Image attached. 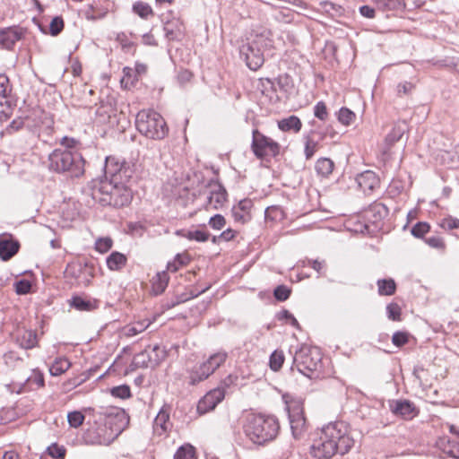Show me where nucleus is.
Wrapping results in <instances>:
<instances>
[{
  "label": "nucleus",
  "mask_w": 459,
  "mask_h": 459,
  "mask_svg": "<svg viewBox=\"0 0 459 459\" xmlns=\"http://www.w3.org/2000/svg\"><path fill=\"white\" fill-rule=\"evenodd\" d=\"M27 33V29L13 25L0 29V48L13 49L16 42L22 40Z\"/></svg>",
  "instance_id": "11"
},
{
  "label": "nucleus",
  "mask_w": 459,
  "mask_h": 459,
  "mask_svg": "<svg viewBox=\"0 0 459 459\" xmlns=\"http://www.w3.org/2000/svg\"><path fill=\"white\" fill-rule=\"evenodd\" d=\"M117 126H119V130L122 134H124L127 128H131V119L124 111H121L119 114Z\"/></svg>",
  "instance_id": "61"
},
{
  "label": "nucleus",
  "mask_w": 459,
  "mask_h": 459,
  "mask_svg": "<svg viewBox=\"0 0 459 459\" xmlns=\"http://www.w3.org/2000/svg\"><path fill=\"white\" fill-rule=\"evenodd\" d=\"M209 225L212 229L220 230L226 225V219L221 214H215L210 218Z\"/></svg>",
  "instance_id": "60"
},
{
  "label": "nucleus",
  "mask_w": 459,
  "mask_h": 459,
  "mask_svg": "<svg viewBox=\"0 0 459 459\" xmlns=\"http://www.w3.org/2000/svg\"><path fill=\"white\" fill-rule=\"evenodd\" d=\"M150 325V322L148 320H143L141 322H135L130 324L125 327H123L119 331L120 337H132L137 333L143 332Z\"/></svg>",
  "instance_id": "25"
},
{
  "label": "nucleus",
  "mask_w": 459,
  "mask_h": 459,
  "mask_svg": "<svg viewBox=\"0 0 459 459\" xmlns=\"http://www.w3.org/2000/svg\"><path fill=\"white\" fill-rule=\"evenodd\" d=\"M413 339L412 335L406 331H397L392 336V342L394 346L402 348Z\"/></svg>",
  "instance_id": "37"
},
{
  "label": "nucleus",
  "mask_w": 459,
  "mask_h": 459,
  "mask_svg": "<svg viewBox=\"0 0 459 459\" xmlns=\"http://www.w3.org/2000/svg\"><path fill=\"white\" fill-rule=\"evenodd\" d=\"M59 143L62 146L65 147V150H70V151H72L73 149H75L80 144L79 140L73 138V137H68V136L62 137Z\"/></svg>",
  "instance_id": "62"
},
{
  "label": "nucleus",
  "mask_w": 459,
  "mask_h": 459,
  "mask_svg": "<svg viewBox=\"0 0 459 459\" xmlns=\"http://www.w3.org/2000/svg\"><path fill=\"white\" fill-rule=\"evenodd\" d=\"M387 317L395 322L402 321V307L396 302H391L386 306Z\"/></svg>",
  "instance_id": "48"
},
{
  "label": "nucleus",
  "mask_w": 459,
  "mask_h": 459,
  "mask_svg": "<svg viewBox=\"0 0 459 459\" xmlns=\"http://www.w3.org/2000/svg\"><path fill=\"white\" fill-rule=\"evenodd\" d=\"M124 75L120 80V85L123 89H130L132 86H134V82H136V74L134 72L132 68L126 67L123 71Z\"/></svg>",
  "instance_id": "41"
},
{
  "label": "nucleus",
  "mask_w": 459,
  "mask_h": 459,
  "mask_svg": "<svg viewBox=\"0 0 459 459\" xmlns=\"http://www.w3.org/2000/svg\"><path fill=\"white\" fill-rule=\"evenodd\" d=\"M314 115L321 121H325L328 118V109L324 101H318L314 107Z\"/></svg>",
  "instance_id": "56"
},
{
  "label": "nucleus",
  "mask_w": 459,
  "mask_h": 459,
  "mask_svg": "<svg viewBox=\"0 0 459 459\" xmlns=\"http://www.w3.org/2000/svg\"><path fill=\"white\" fill-rule=\"evenodd\" d=\"M377 3L384 10H402L404 7L402 0H377Z\"/></svg>",
  "instance_id": "52"
},
{
  "label": "nucleus",
  "mask_w": 459,
  "mask_h": 459,
  "mask_svg": "<svg viewBox=\"0 0 459 459\" xmlns=\"http://www.w3.org/2000/svg\"><path fill=\"white\" fill-rule=\"evenodd\" d=\"M225 397V391L221 387H217L208 392L197 404V411L199 414H205L212 411L218 403Z\"/></svg>",
  "instance_id": "13"
},
{
  "label": "nucleus",
  "mask_w": 459,
  "mask_h": 459,
  "mask_svg": "<svg viewBox=\"0 0 459 459\" xmlns=\"http://www.w3.org/2000/svg\"><path fill=\"white\" fill-rule=\"evenodd\" d=\"M85 416L78 411H74L68 413L67 420L72 428L80 427L84 421Z\"/></svg>",
  "instance_id": "54"
},
{
  "label": "nucleus",
  "mask_w": 459,
  "mask_h": 459,
  "mask_svg": "<svg viewBox=\"0 0 459 459\" xmlns=\"http://www.w3.org/2000/svg\"><path fill=\"white\" fill-rule=\"evenodd\" d=\"M336 454L323 429H318L312 438L309 455L312 459H332Z\"/></svg>",
  "instance_id": "9"
},
{
  "label": "nucleus",
  "mask_w": 459,
  "mask_h": 459,
  "mask_svg": "<svg viewBox=\"0 0 459 459\" xmlns=\"http://www.w3.org/2000/svg\"><path fill=\"white\" fill-rule=\"evenodd\" d=\"M174 459H197L196 449L188 443L184 444L176 451Z\"/></svg>",
  "instance_id": "33"
},
{
  "label": "nucleus",
  "mask_w": 459,
  "mask_h": 459,
  "mask_svg": "<svg viewBox=\"0 0 459 459\" xmlns=\"http://www.w3.org/2000/svg\"><path fill=\"white\" fill-rule=\"evenodd\" d=\"M291 290L285 285H279L273 291L274 298L279 301H285L290 296Z\"/></svg>",
  "instance_id": "57"
},
{
  "label": "nucleus",
  "mask_w": 459,
  "mask_h": 459,
  "mask_svg": "<svg viewBox=\"0 0 459 459\" xmlns=\"http://www.w3.org/2000/svg\"><path fill=\"white\" fill-rule=\"evenodd\" d=\"M288 411L292 436L296 439H300L306 435L308 429L303 405L297 401L290 402L288 403Z\"/></svg>",
  "instance_id": "10"
},
{
  "label": "nucleus",
  "mask_w": 459,
  "mask_h": 459,
  "mask_svg": "<svg viewBox=\"0 0 459 459\" xmlns=\"http://www.w3.org/2000/svg\"><path fill=\"white\" fill-rule=\"evenodd\" d=\"M385 208L384 205L378 204L371 206L367 212H366V217L370 221L371 217H374V220H372L373 223H377V221L381 219V212H385Z\"/></svg>",
  "instance_id": "53"
},
{
  "label": "nucleus",
  "mask_w": 459,
  "mask_h": 459,
  "mask_svg": "<svg viewBox=\"0 0 459 459\" xmlns=\"http://www.w3.org/2000/svg\"><path fill=\"white\" fill-rule=\"evenodd\" d=\"M113 245V240L111 238H100L95 242V249L100 253L108 252Z\"/></svg>",
  "instance_id": "55"
},
{
  "label": "nucleus",
  "mask_w": 459,
  "mask_h": 459,
  "mask_svg": "<svg viewBox=\"0 0 459 459\" xmlns=\"http://www.w3.org/2000/svg\"><path fill=\"white\" fill-rule=\"evenodd\" d=\"M169 277L165 271L157 273L151 279L152 292L155 295L161 294L168 286Z\"/></svg>",
  "instance_id": "23"
},
{
  "label": "nucleus",
  "mask_w": 459,
  "mask_h": 459,
  "mask_svg": "<svg viewBox=\"0 0 459 459\" xmlns=\"http://www.w3.org/2000/svg\"><path fill=\"white\" fill-rule=\"evenodd\" d=\"M17 342L23 349H32L38 345V334L34 330L23 329L17 335Z\"/></svg>",
  "instance_id": "21"
},
{
  "label": "nucleus",
  "mask_w": 459,
  "mask_h": 459,
  "mask_svg": "<svg viewBox=\"0 0 459 459\" xmlns=\"http://www.w3.org/2000/svg\"><path fill=\"white\" fill-rule=\"evenodd\" d=\"M69 305L78 311L91 312L99 307L100 302L86 295H74L69 300Z\"/></svg>",
  "instance_id": "19"
},
{
  "label": "nucleus",
  "mask_w": 459,
  "mask_h": 459,
  "mask_svg": "<svg viewBox=\"0 0 459 459\" xmlns=\"http://www.w3.org/2000/svg\"><path fill=\"white\" fill-rule=\"evenodd\" d=\"M337 117L338 121L346 126L351 125L356 119L355 113L349 109L348 108H342L339 110Z\"/></svg>",
  "instance_id": "47"
},
{
  "label": "nucleus",
  "mask_w": 459,
  "mask_h": 459,
  "mask_svg": "<svg viewBox=\"0 0 459 459\" xmlns=\"http://www.w3.org/2000/svg\"><path fill=\"white\" fill-rule=\"evenodd\" d=\"M248 42L240 48V53L249 69L257 71L264 63V51L273 48L271 30L259 26L252 30Z\"/></svg>",
  "instance_id": "1"
},
{
  "label": "nucleus",
  "mask_w": 459,
  "mask_h": 459,
  "mask_svg": "<svg viewBox=\"0 0 459 459\" xmlns=\"http://www.w3.org/2000/svg\"><path fill=\"white\" fill-rule=\"evenodd\" d=\"M285 360L284 352L281 350H275L270 356L269 367L273 371H279Z\"/></svg>",
  "instance_id": "36"
},
{
  "label": "nucleus",
  "mask_w": 459,
  "mask_h": 459,
  "mask_svg": "<svg viewBox=\"0 0 459 459\" xmlns=\"http://www.w3.org/2000/svg\"><path fill=\"white\" fill-rule=\"evenodd\" d=\"M253 201L246 198L238 202L232 208V216L237 222L242 224L248 222L252 219Z\"/></svg>",
  "instance_id": "17"
},
{
  "label": "nucleus",
  "mask_w": 459,
  "mask_h": 459,
  "mask_svg": "<svg viewBox=\"0 0 459 459\" xmlns=\"http://www.w3.org/2000/svg\"><path fill=\"white\" fill-rule=\"evenodd\" d=\"M228 201L226 189L219 183L213 182L209 185V195L205 204V210L221 209Z\"/></svg>",
  "instance_id": "12"
},
{
  "label": "nucleus",
  "mask_w": 459,
  "mask_h": 459,
  "mask_svg": "<svg viewBox=\"0 0 459 459\" xmlns=\"http://www.w3.org/2000/svg\"><path fill=\"white\" fill-rule=\"evenodd\" d=\"M228 359V354L225 351H218L211 355L206 360L210 364L212 370L215 372L221 365L225 363Z\"/></svg>",
  "instance_id": "42"
},
{
  "label": "nucleus",
  "mask_w": 459,
  "mask_h": 459,
  "mask_svg": "<svg viewBox=\"0 0 459 459\" xmlns=\"http://www.w3.org/2000/svg\"><path fill=\"white\" fill-rule=\"evenodd\" d=\"M14 289L19 295L28 294L30 291L31 283L26 279H22L14 283Z\"/></svg>",
  "instance_id": "59"
},
{
  "label": "nucleus",
  "mask_w": 459,
  "mask_h": 459,
  "mask_svg": "<svg viewBox=\"0 0 459 459\" xmlns=\"http://www.w3.org/2000/svg\"><path fill=\"white\" fill-rule=\"evenodd\" d=\"M130 424V417L124 409H117V430L118 434L126 430Z\"/></svg>",
  "instance_id": "40"
},
{
  "label": "nucleus",
  "mask_w": 459,
  "mask_h": 459,
  "mask_svg": "<svg viewBox=\"0 0 459 459\" xmlns=\"http://www.w3.org/2000/svg\"><path fill=\"white\" fill-rule=\"evenodd\" d=\"M404 133V127L399 124H395L392 131L387 134L385 140L393 144L398 142Z\"/></svg>",
  "instance_id": "51"
},
{
  "label": "nucleus",
  "mask_w": 459,
  "mask_h": 459,
  "mask_svg": "<svg viewBox=\"0 0 459 459\" xmlns=\"http://www.w3.org/2000/svg\"><path fill=\"white\" fill-rule=\"evenodd\" d=\"M377 292L380 296H392L396 291V283L394 279H379L377 281Z\"/></svg>",
  "instance_id": "28"
},
{
  "label": "nucleus",
  "mask_w": 459,
  "mask_h": 459,
  "mask_svg": "<svg viewBox=\"0 0 459 459\" xmlns=\"http://www.w3.org/2000/svg\"><path fill=\"white\" fill-rule=\"evenodd\" d=\"M437 446L446 455L452 456V457H459V453L458 454L452 453V450L454 451V449H455V447H456V439H451L448 437H441L437 441Z\"/></svg>",
  "instance_id": "32"
},
{
  "label": "nucleus",
  "mask_w": 459,
  "mask_h": 459,
  "mask_svg": "<svg viewBox=\"0 0 459 459\" xmlns=\"http://www.w3.org/2000/svg\"><path fill=\"white\" fill-rule=\"evenodd\" d=\"M71 367V362L65 357L56 358L49 368V372L54 377H58L66 372Z\"/></svg>",
  "instance_id": "29"
},
{
  "label": "nucleus",
  "mask_w": 459,
  "mask_h": 459,
  "mask_svg": "<svg viewBox=\"0 0 459 459\" xmlns=\"http://www.w3.org/2000/svg\"><path fill=\"white\" fill-rule=\"evenodd\" d=\"M135 39L136 37L133 34L126 35V33L122 32L117 35V41H118L122 50L126 53H134L136 47Z\"/></svg>",
  "instance_id": "27"
},
{
  "label": "nucleus",
  "mask_w": 459,
  "mask_h": 459,
  "mask_svg": "<svg viewBox=\"0 0 459 459\" xmlns=\"http://www.w3.org/2000/svg\"><path fill=\"white\" fill-rule=\"evenodd\" d=\"M13 87L9 77L5 74H0V97L13 96Z\"/></svg>",
  "instance_id": "49"
},
{
  "label": "nucleus",
  "mask_w": 459,
  "mask_h": 459,
  "mask_svg": "<svg viewBox=\"0 0 459 459\" xmlns=\"http://www.w3.org/2000/svg\"><path fill=\"white\" fill-rule=\"evenodd\" d=\"M281 144L258 129L252 131L251 150L256 159L270 161L281 153Z\"/></svg>",
  "instance_id": "7"
},
{
  "label": "nucleus",
  "mask_w": 459,
  "mask_h": 459,
  "mask_svg": "<svg viewBox=\"0 0 459 459\" xmlns=\"http://www.w3.org/2000/svg\"><path fill=\"white\" fill-rule=\"evenodd\" d=\"M424 242L431 248H434L441 253L446 249L445 239L439 236H431L424 239Z\"/></svg>",
  "instance_id": "44"
},
{
  "label": "nucleus",
  "mask_w": 459,
  "mask_h": 459,
  "mask_svg": "<svg viewBox=\"0 0 459 459\" xmlns=\"http://www.w3.org/2000/svg\"><path fill=\"white\" fill-rule=\"evenodd\" d=\"M209 377L206 375V373L203 370L202 367L199 365L197 367H195L190 372H189V384L192 385H197L202 381H204Z\"/></svg>",
  "instance_id": "45"
},
{
  "label": "nucleus",
  "mask_w": 459,
  "mask_h": 459,
  "mask_svg": "<svg viewBox=\"0 0 459 459\" xmlns=\"http://www.w3.org/2000/svg\"><path fill=\"white\" fill-rule=\"evenodd\" d=\"M322 429L336 454L343 455L353 447L355 442L350 426L346 422L342 420L330 422Z\"/></svg>",
  "instance_id": "6"
},
{
  "label": "nucleus",
  "mask_w": 459,
  "mask_h": 459,
  "mask_svg": "<svg viewBox=\"0 0 459 459\" xmlns=\"http://www.w3.org/2000/svg\"><path fill=\"white\" fill-rule=\"evenodd\" d=\"M205 290H207V288H204V289H202V290H194L191 288V289L186 290V291L182 292L178 288L176 290V299H177V301L173 305L184 303V302H186V301H187V300H189V299H191L193 298H195L198 295H200L201 293L204 292Z\"/></svg>",
  "instance_id": "35"
},
{
  "label": "nucleus",
  "mask_w": 459,
  "mask_h": 459,
  "mask_svg": "<svg viewBox=\"0 0 459 459\" xmlns=\"http://www.w3.org/2000/svg\"><path fill=\"white\" fill-rule=\"evenodd\" d=\"M192 261V256L187 251L178 254L174 259L168 263L167 270L170 273H176L183 267L187 266Z\"/></svg>",
  "instance_id": "22"
},
{
  "label": "nucleus",
  "mask_w": 459,
  "mask_h": 459,
  "mask_svg": "<svg viewBox=\"0 0 459 459\" xmlns=\"http://www.w3.org/2000/svg\"><path fill=\"white\" fill-rule=\"evenodd\" d=\"M164 31L169 40H179L184 37L186 28L180 18L172 17L164 23Z\"/></svg>",
  "instance_id": "18"
},
{
  "label": "nucleus",
  "mask_w": 459,
  "mask_h": 459,
  "mask_svg": "<svg viewBox=\"0 0 459 459\" xmlns=\"http://www.w3.org/2000/svg\"><path fill=\"white\" fill-rule=\"evenodd\" d=\"M114 158L108 156L106 158L105 173L94 185L92 189V197L102 205H110L113 200L115 191V183L113 182L115 172L109 168L112 165Z\"/></svg>",
  "instance_id": "8"
},
{
  "label": "nucleus",
  "mask_w": 459,
  "mask_h": 459,
  "mask_svg": "<svg viewBox=\"0 0 459 459\" xmlns=\"http://www.w3.org/2000/svg\"><path fill=\"white\" fill-rule=\"evenodd\" d=\"M414 89V84L410 82H401L397 85V94L399 97L410 94Z\"/></svg>",
  "instance_id": "63"
},
{
  "label": "nucleus",
  "mask_w": 459,
  "mask_h": 459,
  "mask_svg": "<svg viewBox=\"0 0 459 459\" xmlns=\"http://www.w3.org/2000/svg\"><path fill=\"white\" fill-rule=\"evenodd\" d=\"M277 83L279 87L285 91H289L294 88L293 79L289 74H280L277 77Z\"/></svg>",
  "instance_id": "50"
},
{
  "label": "nucleus",
  "mask_w": 459,
  "mask_h": 459,
  "mask_svg": "<svg viewBox=\"0 0 459 459\" xmlns=\"http://www.w3.org/2000/svg\"><path fill=\"white\" fill-rule=\"evenodd\" d=\"M298 370L309 378L325 377L323 354L317 347L301 348L294 357Z\"/></svg>",
  "instance_id": "5"
},
{
  "label": "nucleus",
  "mask_w": 459,
  "mask_h": 459,
  "mask_svg": "<svg viewBox=\"0 0 459 459\" xmlns=\"http://www.w3.org/2000/svg\"><path fill=\"white\" fill-rule=\"evenodd\" d=\"M135 127L143 136L152 140H161L169 133L163 117L153 109H142L135 117Z\"/></svg>",
  "instance_id": "4"
},
{
  "label": "nucleus",
  "mask_w": 459,
  "mask_h": 459,
  "mask_svg": "<svg viewBox=\"0 0 459 459\" xmlns=\"http://www.w3.org/2000/svg\"><path fill=\"white\" fill-rule=\"evenodd\" d=\"M392 412L404 420H411L419 413L413 403L408 400H397L390 404Z\"/></svg>",
  "instance_id": "16"
},
{
  "label": "nucleus",
  "mask_w": 459,
  "mask_h": 459,
  "mask_svg": "<svg viewBox=\"0 0 459 459\" xmlns=\"http://www.w3.org/2000/svg\"><path fill=\"white\" fill-rule=\"evenodd\" d=\"M16 107V100L14 96L0 97V122L9 120Z\"/></svg>",
  "instance_id": "20"
},
{
  "label": "nucleus",
  "mask_w": 459,
  "mask_h": 459,
  "mask_svg": "<svg viewBox=\"0 0 459 459\" xmlns=\"http://www.w3.org/2000/svg\"><path fill=\"white\" fill-rule=\"evenodd\" d=\"M133 11L143 19H148L154 15L151 5L143 2H136L134 4Z\"/></svg>",
  "instance_id": "39"
},
{
  "label": "nucleus",
  "mask_w": 459,
  "mask_h": 459,
  "mask_svg": "<svg viewBox=\"0 0 459 459\" xmlns=\"http://www.w3.org/2000/svg\"><path fill=\"white\" fill-rule=\"evenodd\" d=\"M304 145V153L307 160H310L321 147L319 139H316L314 132H311L305 136Z\"/></svg>",
  "instance_id": "24"
},
{
  "label": "nucleus",
  "mask_w": 459,
  "mask_h": 459,
  "mask_svg": "<svg viewBox=\"0 0 459 459\" xmlns=\"http://www.w3.org/2000/svg\"><path fill=\"white\" fill-rule=\"evenodd\" d=\"M117 194H118V197H117V206H126L133 199L132 191L127 187L120 188L117 186Z\"/></svg>",
  "instance_id": "38"
},
{
  "label": "nucleus",
  "mask_w": 459,
  "mask_h": 459,
  "mask_svg": "<svg viewBox=\"0 0 459 459\" xmlns=\"http://www.w3.org/2000/svg\"><path fill=\"white\" fill-rule=\"evenodd\" d=\"M20 242L12 234H0V259L8 261L20 250Z\"/></svg>",
  "instance_id": "14"
},
{
  "label": "nucleus",
  "mask_w": 459,
  "mask_h": 459,
  "mask_svg": "<svg viewBox=\"0 0 459 459\" xmlns=\"http://www.w3.org/2000/svg\"><path fill=\"white\" fill-rule=\"evenodd\" d=\"M449 432L451 434V437H449L451 439H456V447L452 450V453L458 454L459 453V429L455 425L449 426Z\"/></svg>",
  "instance_id": "64"
},
{
  "label": "nucleus",
  "mask_w": 459,
  "mask_h": 459,
  "mask_svg": "<svg viewBox=\"0 0 459 459\" xmlns=\"http://www.w3.org/2000/svg\"><path fill=\"white\" fill-rule=\"evenodd\" d=\"M48 160V169L55 173L80 178L85 171V160L79 152L56 148L49 153Z\"/></svg>",
  "instance_id": "3"
},
{
  "label": "nucleus",
  "mask_w": 459,
  "mask_h": 459,
  "mask_svg": "<svg viewBox=\"0 0 459 459\" xmlns=\"http://www.w3.org/2000/svg\"><path fill=\"white\" fill-rule=\"evenodd\" d=\"M356 181L365 195H371L380 186L378 176L371 170H366L358 175Z\"/></svg>",
  "instance_id": "15"
},
{
  "label": "nucleus",
  "mask_w": 459,
  "mask_h": 459,
  "mask_svg": "<svg viewBox=\"0 0 459 459\" xmlns=\"http://www.w3.org/2000/svg\"><path fill=\"white\" fill-rule=\"evenodd\" d=\"M278 127L283 132L293 131L298 133L302 127L301 120L296 116H290L278 121Z\"/></svg>",
  "instance_id": "26"
},
{
  "label": "nucleus",
  "mask_w": 459,
  "mask_h": 459,
  "mask_svg": "<svg viewBox=\"0 0 459 459\" xmlns=\"http://www.w3.org/2000/svg\"><path fill=\"white\" fill-rule=\"evenodd\" d=\"M65 453L66 449L64 446L52 443L42 455H45L46 458L64 459Z\"/></svg>",
  "instance_id": "34"
},
{
  "label": "nucleus",
  "mask_w": 459,
  "mask_h": 459,
  "mask_svg": "<svg viewBox=\"0 0 459 459\" xmlns=\"http://www.w3.org/2000/svg\"><path fill=\"white\" fill-rule=\"evenodd\" d=\"M431 230L429 222L419 221L411 230V233L417 238H423Z\"/></svg>",
  "instance_id": "43"
},
{
  "label": "nucleus",
  "mask_w": 459,
  "mask_h": 459,
  "mask_svg": "<svg viewBox=\"0 0 459 459\" xmlns=\"http://www.w3.org/2000/svg\"><path fill=\"white\" fill-rule=\"evenodd\" d=\"M315 169L318 175L327 178L333 171L334 162L329 158H320L316 160Z\"/></svg>",
  "instance_id": "30"
},
{
  "label": "nucleus",
  "mask_w": 459,
  "mask_h": 459,
  "mask_svg": "<svg viewBox=\"0 0 459 459\" xmlns=\"http://www.w3.org/2000/svg\"><path fill=\"white\" fill-rule=\"evenodd\" d=\"M438 226L446 231L458 230L459 219L453 217L452 215H447L440 220V221L438 222Z\"/></svg>",
  "instance_id": "46"
},
{
  "label": "nucleus",
  "mask_w": 459,
  "mask_h": 459,
  "mask_svg": "<svg viewBox=\"0 0 459 459\" xmlns=\"http://www.w3.org/2000/svg\"><path fill=\"white\" fill-rule=\"evenodd\" d=\"M279 429L277 420L272 416L248 413L243 422L246 436L258 445L273 440L277 436Z\"/></svg>",
  "instance_id": "2"
},
{
  "label": "nucleus",
  "mask_w": 459,
  "mask_h": 459,
  "mask_svg": "<svg viewBox=\"0 0 459 459\" xmlns=\"http://www.w3.org/2000/svg\"><path fill=\"white\" fill-rule=\"evenodd\" d=\"M178 235L190 240L197 242H206L210 238V233L206 230H180Z\"/></svg>",
  "instance_id": "31"
},
{
  "label": "nucleus",
  "mask_w": 459,
  "mask_h": 459,
  "mask_svg": "<svg viewBox=\"0 0 459 459\" xmlns=\"http://www.w3.org/2000/svg\"><path fill=\"white\" fill-rule=\"evenodd\" d=\"M64 20L60 16H56L52 19L50 25H49V30L50 34L52 36L58 35L64 29Z\"/></svg>",
  "instance_id": "58"
}]
</instances>
